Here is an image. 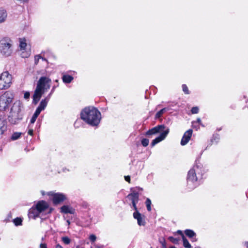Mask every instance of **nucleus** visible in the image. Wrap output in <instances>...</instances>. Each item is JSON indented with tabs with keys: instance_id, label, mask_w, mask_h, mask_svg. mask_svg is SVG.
<instances>
[{
	"instance_id": "nucleus-6",
	"label": "nucleus",
	"mask_w": 248,
	"mask_h": 248,
	"mask_svg": "<svg viewBox=\"0 0 248 248\" xmlns=\"http://www.w3.org/2000/svg\"><path fill=\"white\" fill-rule=\"evenodd\" d=\"M41 192L42 195H46L45 191H41ZM46 195L49 197V199L51 200L55 204L62 202L66 198V196L62 193H55L52 191L46 193Z\"/></svg>"
},
{
	"instance_id": "nucleus-15",
	"label": "nucleus",
	"mask_w": 248,
	"mask_h": 248,
	"mask_svg": "<svg viewBox=\"0 0 248 248\" xmlns=\"http://www.w3.org/2000/svg\"><path fill=\"white\" fill-rule=\"evenodd\" d=\"M192 132L191 129H189L185 132L181 141L182 145H185L188 142L192 136Z\"/></svg>"
},
{
	"instance_id": "nucleus-13",
	"label": "nucleus",
	"mask_w": 248,
	"mask_h": 248,
	"mask_svg": "<svg viewBox=\"0 0 248 248\" xmlns=\"http://www.w3.org/2000/svg\"><path fill=\"white\" fill-rule=\"evenodd\" d=\"M165 126L163 125H160L157 126H155L151 129L149 130L147 132L146 135L147 136L155 135L157 133H160V134L163 132L164 131Z\"/></svg>"
},
{
	"instance_id": "nucleus-27",
	"label": "nucleus",
	"mask_w": 248,
	"mask_h": 248,
	"mask_svg": "<svg viewBox=\"0 0 248 248\" xmlns=\"http://www.w3.org/2000/svg\"><path fill=\"white\" fill-rule=\"evenodd\" d=\"M62 241L65 245H68L71 242V239L67 236H64L62 238Z\"/></svg>"
},
{
	"instance_id": "nucleus-12",
	"label": "nucleus",
	"mask_w": 248,
	"mask_h": 248,
	"mask_svg": "<svg viewBox=\"0 0 248 248\" xmlns=\"http://www.w3.org/2000/svg\"><path fill=\"white\" fill-rule=\"evenodd\" d=\"M169 128H167L166 129H165V130H164V131H163L158 137H157L155 139L152 140L151 144V146H154L155 144L164 140L167 135H168V134L169 133Z\"/></svg>"
},
{
	"instance_id": "nucleus-41",
	"label": "nucleus",
	"mask_w": 248,
	"mask_h": 248,
	"mask_svg": "<svg viewBox=\"0 0 248 248\" xmlns=\"http://www.w3.org/2000/svg\"><path fill=\"white\" fill-rule=\"evenodd\" d=\"M177 233L181 234L182 235V237H183V235H184V234L181 231H178Z\"/></svg>"
},
{
	"instance_id": "nucleus-1",
	"label": "nucleus",
	"mask_w": 248,
	"mask_h": 248,
	"mask_svg": "<svg viewBox=\"0 0 248 248\" xmlns=\"http://www.w3.org/2000/svg\"><path fill=\"white\" fill-rule=\"evenodd\" d=\"M51 83V79L47 77H42L39 78L33 95V103H38L42 95L50 89Z\"/></svg>"
},
{
	"instance_id": "nucleus-3",
	"label": "nucleus",
	"mask_w": 248,
	"mask_h": 248,
	"mask_svg": "<svg viewBox=\"0 0 248 248\" xmlns=\"http://www.w3.org/2000/svg\"><path fill=\"white\" fill-rule=\"evenodd\" d=\"M13 51L12 41L8 38L0 40V53L5 57L11 55Z\"/></svg>"
},
{
	"instance_id": "nucleus-22",
	"label": "nucleus",
	"mask_w": 248,
	"mask_h": 248,
	"mask_svg": "<svg viewBox=\"0 0 248 248\" xmlns=\"http://www.w3.org/2000/svg\"><path fill=\"white\" fill-rule=\"evenodd\" d=\"M73 78L69 75H64L62 77V80L65 83H69L72 81Z\"/></svg>"
},
{
	"instance_id": "nucleus-10",
	"label": "nucleus",
	"mask_w": 248,
	"mask_h": 248,
	"mask_svg": "<svg viewBox=\"0 0 248 248\" xmlns=\"http://www.w3.org/2000/svg\"><path fill=\"white\" fill-rule=\"evenodd\" d=\"M35 206L41 214L44 213L48 214L50 213V211H47L48 210L49 205L46 201H39Z\"/></svg>"
},
{
	"instance_id": "nucleus-43",
	"label": "nucleus",
	"mask_w": 248,
	"mask_h": 248,
	"mask_svg": "<svg viewBox=\"0 0 248 248\" xmlns=\"http://www.w3.org/2000/svg\"><path fill=\"white\" fill-rule=\"evenodd\" d=\"M54 91V88L53 87L50 93H51V95L53 93Z\"/></svg>"
},
{
	"instance_id": "nucleus-19",
	"label": "nucleus",
	"mask_w": 248,
	"mask_h": 248,
	"mask_svg": "<svg viewBox=\"0 0 248 248\" xmlns=\"http://www.w3.org/2000/svg\"><path fill=\"white\" fill-rule=\"evenodd\" d=\"M185 234L186 236L191 239L192 242H196L197 241V239L195 237L196 233L191 230H186L185 231Z\"/></svg>"
},
{
	"instance_id": "nucleus-30",
	"label": "nucleus",
	"mask_w": 248,
	"mask_h": 248,
	"mask_svg": "<svg viewBox=\"0 0 248 248\" xmlns=\"http://www.w3.org/2000/svg\"><path fill=\"white\" fill-rule=\"evenodd\" d=\"M169 239L174 244H178L179 241V239L178 238H174L173 237L170 236L169 237Z\"/></svg>"
},
{
	"instance_id": "nucleus-4",
	"label": "nucleus",
	"mask_w": 248,
	"mask_h": 248,
	"mask_svg": "<svg viewBox=\"0 0 248 248\" xmlns=\"http://www.w3.org/2000/svg\"><path fill=\"white\" fill-rule=\"evenodd\" d=\"M13 95L10 92H6L0 96V111H4L9 109L13 100Z\"/></svg>"
},
{
	"instance_id": "nucleus-29",
	"label": "nucleus",
	"mask_w": 248,
	"mask_h": 248,
	"mask_svg": "<svg viewBox=\"0 0 248 248\" xmlns=\"http://www.w3.org/2000/svg\"><path fill=\"white\" fill-rule=\"evenodd\" d=\"M146 204L147 210L149 211H150L151 210V201L149 198H147L146 199Z\"/></svg>"
},
{
	"instance_id": "nucleus-8",
	"label": "nucleus",
	"mask_w": 248,
	"mask_h": 248,
	"mask_svg": "<svg viewBox=\"0 0 248 248\" xmlns=\"http://www.w3.org/2000/svg\"><path fill=\"white\" fill-rule=\"evenodd\" d=\"M22 108V103L19 101H16L13 105L10 111V115L16 120L21 119L22 115L21 114Z\"/></svg>"
},
{
	"instance_id": "nucleus-5",
	"label": "nucleus",
	"mask_w": 248,
	"mask_h": 248,
	"mask_svg": "<svg viewBox=\"0 0 248 248\" xmlns=\"http://www.w3.org/2000/svg\"><path fill=\"white\" fill-rule=\"evenodd\" d=\"M12 82V75L7 71L3 72L0 75V89L5 90L9 88Z\"/></svg>"
},
{
	"instance_id": "nucleus-44",
	"label": "nucleus",
	"mask_w": 248,
	"mask_h": 248,
	"mask_svg": "<svg viewBox=\"0 0 248 248\" xmlns=\"http://www.w3.org/2000/svg\"><path fill=\"white\" fill-rule=\"evenodd\" d=\"M67 223H68V225H69L70 223L69 220H67Z\"/></svg>"
},
{
	"instance_id": "nucleus-17",
	"label": "nucleus",
	"mask_w": 248,
	"mask_h": 248,
	"mask_svg": "<svg viewBox=\"0 0 248 248\" xmlns=\"http://www.w3.org/2000/svg\"><path fill=\"white\" fill-rule=\"evenodd\" d=\"M133 217L134 218L137 220L138 224L140 226H144L145 225V222L144 217L138 212V210L135 211V212L133 213Z\"/></svg>"
},
{
	"instance_id": "nucleus-23",
	"label": "nucleus",
	"mask_w": 248,
	"mask_h": 248,
	"mask_svg": "<svg viewBox=\"0 0 248 248\" xmlns=\"http://www.w3.org/2000/svg\"><path fill=\"white\" fill-rule=\"evenodd\" d=\"M21 135L20 132H15L11 136V139L12 140H15L18 139Z\"/></svg>"
},
{
	"instance_id": "nucleus-14",
	"label": "nucleus",
	"mask_w": 248,
	"mask_h": 248,
	"mask_svg": "<svg viewBox=\"0 0 248 248\" xmlns=\"http://www.w3.org/2000/svg\"><path fill=\"white\" fill-rule=\"evenodd\" d=\"M50 97H51V93H49L48 95V96H46L45 99H42L41 100L39 106L38 107V108H37V109H36L35 111L36 112H37L38 113H40V112L42 110H44L47 106V103H48Z\"/></svg>"
},
{
	"instance_id": "nucleus-40",
	"label": "nucleus",
	"mask_w": 248,
	"mask_h": 248,
	"mask_svg": "<svg viewBox=\"0 0 248 248\" xmlns=\"http://www.w3.org/2000/svg\"><path fill=\"white\" fill-rule=\"evenodd\" d=\"M55 248H63V247L60 244H57Z\"/></svg>"
},
{
	"instance_id": "nucleus-9",
	"label": "nucleus",
	"mask_w": 248,
	"mask_h": 248,
	"mask_svg": "<svg viewBox=\"0 0 248 248\" xmlns=\"http://www.w3.org/2000/svg\"><path fill=\"white\" fill-rule=\"evenodd\" d=\"M199 170L198 166H194L192 169L188 171L187 175V184L188 185L193 184L197 180V177L196 175V172Z\"/></svg>"
},
{
	"instance_id": "nucleus-21",
	"label": "nucleus",
	"mask_w": 248,
	"mask_h": 248,
	"mask_svg": "<svg viewBox=\"0 0 248 248\" xmlns=\"http://www.w3.org/2000/svg\"><path fill=\"white\" fill-rule=\"evenodd\" d=\"M7 16V13L5 10L2 8H0V23L5 20Z\"/></svg>"
},
{
	"instance_id": "nucleus-18",
	"label": "nucleus",
	"mask_w": 248,
	"mask_h": 248,
	"mask_svg": "<svg viewBox=\"0 0 248 248\" xmlns=\"http://www.w3.org/2000/svg\"><path fill=\"white\" fill-rule=\"evenodd\" d=\"M61 212L64 214H74L75 213V209L70 206L64 205L61 208Z\"/></svg>"
},
{
	"instance_id": "nucleus-25",
	"label": "nucleus",
	"mask_w": 248,
	"mask_h": 248,
	"mask_svg": "<svg viewBox=\"0 0 248 248\" xmlns=\"http://www.w3.org/2000/svg\"><path fill=\"white\" fill-rule=\"evenodd\" d=\"M13 222L16 226L21 225L22 219L20 217H16L13 220Z\"/></svg>"
},
{
	"instance_id": "nucleus-26",
	"label": "nucleus",
	"mask_w": 248,
	"mask_h": 248,
	"mask_svg": "<svg viewBox=\"0 0 248 248\" xmlns=\"http://www.w3.org/2000/svg\"><path fill=\"white\" fill-rule=\"evenodd\" d=\"M40 114V113H38L36 111H35L34 113L33 114L31 120V124H34L35 122L37 117Z\"/></svg>"
},
{
	"instance_id": "nucleus-37",
	"label": "nucleus",
	"mask_w": 248,
	"mask_h": 248,
	"mask_svg": "<svg viewBox=\"0 0 248 248\" xmlns=\"http://www.w3.org/2000/svg\"><path fill=\"white\" fill-rule=\"evenodd\" d=\"M125 180L128 183L130 182V177L129 176H125L124 177Z\"/></svg>"
},
{
	"instance_id": "nucleus-46",
	"label": "nucleus",
	"mask_w": 248,
	"mask_h": 248,
	"mask_svg": "<svg viewBox=\"0 0 248 248\" xmlns=\"http://www.w3.org/2000/svg\"><path fill=\"white\" fill-rule=\"evenodd\" d=\"M195 248H201L199 247H196Z\"/></svg>"
},
{
	"instance_id": "nucleus-28",
	"label": "nucleus",
	"mask_w": 248,
	"mask_h": 248,
	"mask_svg": "<svg viewBox=\"0 0 248 248\" xmlns=\"http://www.w3.org/2000/svg\"><path fill=\"white\" fill-rule=\"evenodd\" d=\"M166 108H162L160 111H159L155 115L156 118H160L163 113L166 111Z\"/></svg>"
},
{
	"instance_id": "nucleus-34",
	"label": "nucleus",
	"mask_w": 248,
	"mask_h": 248,
	"mask_svg": "<svg viewBox=\"0 0 248 248\" xmlns=\"http://www.w3.org/2000/svg\"><path fill=\"white\" fill-rule=\"evenodd\" d=\"M30 96V93L29 92H25L24 93V98L25 99H29Z\"/></svg>"
},
{
	"instance_id": "nucleus-33",
	"label": "nucleus",
	"mask_w": 248,
	"mask_h": 248,
	"mask_svg": "<svg viewBox=\"0 0 248 248\" xmlns=\"http://www.w3.org/2000/svg\"><path fill=\"white\" fill-rule=\"evenodd\" d=\"M199 112V108L197 107H193L191 109V112L192 114H196Z\"/></svg>"
},
{
	"instance_id": "nucleus-2",
	"label": "nucleus",
	"mask_w": 248,
	"mask_h": 248,
	"mask_svg": "<svg viewBox=\"0 0 248 248\" xmlns=\"http://www.w3.org/2000/svg\"><path fill=\"white\" fill-rule=\"evenodd\" d=\"M81 118L87 124L93 126H96L100 123L101 113L93 107H88L81 111Z\"/></svg>"
},
{
	"instance_id": "nucleus-20",
	"label": "nucleus",
	"mask_w": 248,
	"mask_h": 248,
	"mask_svg": "<svg viewBox=\"0 0 248 248\" xmlns=\"http://www.w3.org/2000/svg\"><path fill=\"white\" fill-rule=\"evenodd\" d=\"M6 122L4 120L0 118V138L6 131Z\"/></svg>"
},
{
	"instance_id": "nucleus-11",
	"label": "nucleus",
	"mask_w": 248,
	"mask_h": 248,
	"mask_svg": "<svg viewBox=\"0 0 248 248\" xmlns=\"http://www.w3.org/2000/svg\"><path fill=\"white\" fill-rule=\"evenodd\" d=\"M139 195L137 192L133 191L131 193L128 194L127 196L129 200H130L132 203V205L135 211L138 210L136 204L139 201Z\"/></svg>"
},
{
	"instance_id": "nucleus-16",
	"label": "nucleus",
	"mask_w": 248,
	"mask_h": 248,
	"mask_svg": "<svg viewBox=\"0 0 248 248\" xmlns=\"http://www.w3.org/2000/svg\"><path fill=\"white\" fill-rule=\"evenodd\" d=\"M42 215L37 210L35 206H33L29 211L28 216L30 218L35 219L37 217H41Z\"/></svg>"
},
{
	"instance_id": "nucleus-36",
	"label": "nucleus",
	"mask_w": 248,
	"mask_h": 248,
	"mask_svg": "<svg viewBox=\"0 0 248 248\" xmlns=\"http://www.w3.org/2000/svg\"><path fill=\"white\" fill-rule=\"evenodd\" d=\"M96 239V236L94 234H92L90 236V239L92 242H94Z\"/></svg>"
},
{
	"instance_id": "nucleus-39",
	"label": "nucleus",
	"mask_w": 248,
	"mask_h": 248,
	"mask_svg": "<svg viewBox=\"0 0 248 248\" xmlns=\"http://www.w3.org/2000/svg\"><path fill=\"white\" fill-rule=\"evenodd\" d=\"M33 131L32 129H30L28 131V134L31 135V136H32L33 135Z\"/></svg>"
},
{
	"instance_id": "nucleus-7",
	"label": "nucleus",
	"mask_w": 248,
	"mask_h": 248,
	"mask_svg": "<svg viewBox=\"0 0 248 248\" xmlns=\"http://www.w3.org/2000/svg\"><path fill=\"white\" fill-rule=\"evenodd\" d=\"M19 52L22 58H28L31 55V49L28 46L27 40L25 38H20L19 40Z\"/></svg>"
},
{
	"instance_id": "nucleus-35",
	"label": "nucleus",
	"mask_w": 248,
	"mask_h": 248,
	"mask_svg": "<svg viewBox=\"0 0 248 248\" xmlns=\"http://www.w3.org/2000/svg\"><path fill=\"white\" fill-rule=\"evenodd\" d=\"M40 59H42L43 60H45L43 58H42L41 56H40V55L36 56L35 57V59H34L35 60V63L36 64H37L38 62V61H39Z\"/></svg>"
},
{
	"instance_id": "nucleus-32",
	"label": "nucleus",
	"mask_w": 248,
	"mask_h": 248,
	"mask_svg": "<svg viewBox=\"0 0 248 248\" xmlns=\"http://www.w3.org/2000/svg\"><path fill=\"white\" fill-rule=\"evenodd\" d=\"M182 88H183V92H184L186 94H189L188 89L187 87L186 86V85H185V84H183V85H182Z\"/></svg>"
},
{
	"instance_id": "nucleus-38",
	"label": "nucleus",
	"mask_w": 248,
	"mask_h": 248,
	"mask_svg": "<svg viewBox=\"0 0 248 248\" xmlns=\"http://www.w3.org/2000/svg\"><path fill=\"white\" fill-rule=\"evenodd\" d=\"M40 248H47L46 245L45 243L41 244L40 246Z\"/></svg>"
},
{
	"instance_id": "nucleus-24",
	"label": "nucleus",
	"mask_w": 248,
	"mask_h": 248,
	"mask_svg": "<svg viewBox=\"0 0 248 248\" xmlns=\"http://www.w3.org/2000/svg\"><path fill=\"white\" fill-rule=\"evenodd\" d=\"M183 245L186 248H191V246L184 235H183Z\"/></svg>"
},
{
	"instance_id": "nucleus-47",
	"label": "nucleus",
	"mask_w": 248,
	"mask_h": 248,
	"mask_svg": "<svg viewBox=\"0 0 248 248\" xmlns=\"http://www.w3.org/2000/svg\"><path fill=\"white\" fill-rule=\"evenodd\" d=\"M84 248L82 247V248Z\"/></svg>"
},
{
	"instance_id": "nucleus-45",
	"label": "nucleus",
	"mask_w": 248,
	"mask_h": 248,
	"mask_svg": "<svg viewBox=\"0 0 248 248\" xmlns=\"http://www.w3.org/2000/svg\"><path fill=\"white\" fill-rule=\"evenodd\" d=\"M246 244H247V247H248V242H247Z\"/></svg>"
},
{
	"instance_id": "nucleus-31",
	"label": "nucleus",
	"mask_w": 248,
	"mask_h": 248,
	"mask_svg": "<svg viewBox=\"0 0 248 248\" xmlns=\"http://www.w3.org/2000/svg\"><path fill=\"white\" fill-rule=\"evenodd\" d=\"M149 140L147 139H143L142 140H141V144L142 145L144 146V147H146L148 144H149Z\"/></svg>"
},
{
	"instance_id": "nucleus-42",
	"label": "nucleus",
	"mask_w": 248,
	"mask_h": 248,
	"mask_svg": "<svg viewBox=\"0 0 248 248\" xmlns=\"http://www.w3.org/2000/svg\"><path fill=\"white\" fill-rule=\"evenodd\" d=\"M197 122H198V123L199 124H201V119H200V118H198V119H197Z\"/></svg>"
}]
</instances>
